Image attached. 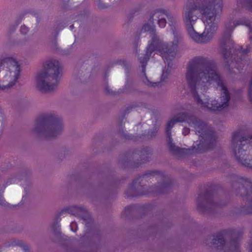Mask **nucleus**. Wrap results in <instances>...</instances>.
<instances>
[{
    "instance_id": "bb28decb",
    "label": "nucleus",
    "mask_w": 252,
    "mask_h": 252,
    "mask_svg": "<svg viewBox=\"0 0 252 252\" xmlns=\"http://www.w3.org/2000/svg\"><path fill=\"white\" fill-rule=\"evenodd\" d=\"M0 109H1V107H0Z\"/></svg>"
},
{
    "instance_id": "6ab92c4d",
    "label": "nucleus",
    "mask_w": 252,
    "mask_h": 252,
    "mask_svg": "<svg viewBox=\"0 0 252 252\" xmlns=\"http://www.w3.org/2000/svg\"><path fill=\"white\" fill-rule=\"evenodd\" d=\"M157 84V83H151V82H149V81L147 80V85L155 86V85H156Z\"/></svg>"
},
{
    "instance_id": "20e7f679",
    "label": "nucleus",
    "mask_w": 252,
    "mask_h": 252,
    "mask_svg": "<svg viewBox=\"0 0 252 252\" xmlns=\"http://www.w3.org/2000/svg\"><path fill=\"white\" fill-rule=\"evenodd\" d=\"M60 72L59 61H48L46 70L38 74L36 77L37 88L43 93H50L56 90L60 80Z\"/></svg>"
},
{
    "instance_id": "a878e982",
    "label": "nucleus",
    "mask_w": 252,
    "mask_h": 252,
    "mask_svg": "<svg viewBox=\"0 0 252 252\" xmlns=\"http://www.w3.org/2000/svg\"><path fill=\"white\" fill-rule=\"evenodd\" d=\"M249 213H252V211L248 212Z\"/></svg>"
},
{
    "instance_id": "b1692460",
    "label": "nucleus",
    "mask_w": 252,
    "mask_h": 252,
    "mask_svg": "<svg viewBox=\"0 0 252 252\" xmlns=\"http://www.w3.org/2000/svg\"><path fill=\"white\" fill-rule=\"evenodd\" d=\"M18 105H20L19 108H22V106H21V105H22V104H19Z\"/></svg>"
},
{
    "instance_id": "393cba45",
    "label": "nucleus",
    "mask_w": 252,
    "mask_h": 252,
    "mask_svg": "<svg viewBox=\"0 0 252 252\" xmlns=\"http://www.w3.org/2000/svg\"><path fill=\"white\" fill-rule=\"evenodd\" d=\"M200 146H201V143L199 144V145H198V148H200Z\"/></svg>"
},
{
    "instance_id": "6e6552de",
    "label": "nucleus",
    "mask_w": 252,
    "mask_h": 252,
    "mask_svg": "<svg viewBox=\"0 0 252 252\" xmlns=\"http://www.w3.org/2000/svg\"><path fill=\"white\" fill-rule=\"evenodd\" d=\"M240 25H245L249 27L250 31L251 32V28L248 23L244 20L237 21L236 23L229 22L225 24V31L220 40V46L222 49V53L225 59L227 60L229 58L230 53L227 51V48L232 45L233 42L231 38V32L234 27Z\"/></svg>"
},
{
    "instance_id": "f8f14e48",
    "label": "nucleus",
    "mask_w": 252,
    "mask_h": 252,
    "mask_svg": "<svg viewBox=\"0 0 252 252\" xmlns=\"http://www.w3.org/2000/svg\"><path fill=\"white\" fill-rule=\"evenodd\" d=\"M250 51V48L249 47H247L246 49L238 51V53L240 54L241 55H245Z\"/></svg>"
},
{
    "instance_id": "0eeeda50",
    "label": "nucleus",
    "mask_w": 252,
    "mask_h": 252,
    "mask_svg": "<svg viewBox=\"0 0 252 252\" xmlns=\"http://www.w3.org/2000/svg\"><path fill=\"white\" fill-rule=\"evenodd\" d=\"M187 122L190 126L193 125L195 132L199 134V137H201L202 139H204L205 137L207 138L209 135V129L207 126L204 123L197 120L193 116H187L185 113H180L176 116L174 119L169 121L166 126V129L168 137V146L169 149L172 152H178L179 149L172 143L170 137L171 132L170 130L176 122Z\"/></svg>"
},
{
    "instance_id": "ddd939ff",
    "label": "nucleus",
    "mask_w": 252,
    "mask_h": 252,
    "mask_svg": "<svg viewBox=\"0 0 252 252\" xmlns=\"http://www.w3.org/2000/svg\"><path fill=\"white\" fill-rule=\"evenodd\" d=\"M29 31L28 28L25 26H21L20 29V32L23 34H26Z\"/></svg>"
},
{
    "instance_id": "4468645a",
    "label": "nucleus",
    "mask_w": 252,
    "mask_h": 252,
    "mask_svg": "<svg viewBox=\"0 0 252 252\" xmlns=\"http://www.w3.org/2000/svg\"><path fill=\"white\" fill-rule=\"evenodd\" d=\"M138 108L140 109L146 108V105L145 104H144L142 103H138L136 104V105H135L132 108Z\"/></svg>"
},
{
    "instance_id": "a211bd4d",
    "label": "nucleus",
    "mask_w": 252,
    "mask_h": 252,
    "mask_svg": "<svg viewBox=\"0 0 252 252\" xmlns=\"http://www.w3.org/2000/svg\"><path fill=\"white\" fill-rule=\"evenodd\" d=\"M0 205H5V200L3 197V196L0 195Z\"/></svg>"
},
{
    "instance_id": "9d476101",
    "label": "nucleus",
    "mask_w": 252,
    "mask_h": 252,
    "mask_svg": "<svg viewBox=\"0 0 252 252\" xmlns=\"http://www.w3.org/2000/svg\"><path fill=\"white\" fill-rule=\"evenodd\" d=\"M165 17L168 18L170 22H175V18L171 16L168 11L161 9L156 10L151 16L150 20L152 23L154 21L157 20L159 26L161 28H164L166 24Z\"/></svg>"
},
{
    "instance_id": "7ed1b4c3",
    "label": "nucleus",
    "mask_w": 252,
    "mask_h": 252,
    "mask_svg": "<svg viewBox=\"0 0 252 252\" xmlns=\"http://www.w3.org/2000/svg\"><path fill=\"white\" fill-rule=\"evenodd\" d=\"M145 32L151 31L150 36L152 38V41L149 44L147 47V50L144 57H141L139 58L140 62L142 64V70L144 74H145V67L147 62L153 52H158L162 57V59L168 62L169 61H172L176 56L177 54V49L179 42L182 37L180 34H178L175 31H173L174 34V39L171 44L166 42H164L160 39L155 33L154 28L149 24H145L142 29ZM168 63V66H169V63Z\"/></svg>"
},
{
    "instance_id": "aec40b11",
    "label": "nucleus",
    "mask_w": 252,
    "mask_h": 252,
    "mask_svg": "<svg viewBox=\"0 0 252 252\" xmlns=\"http://www.w3.org/2000/svg\"><path fill=\"white\" fill-rule=\"evenodd\" d=\"M120 63L121 64H122V65H126V61H124V60H120Z\"/></svg>"
},
{
    "instance_id": "dca6fc26",
    "label": "nucleus",
    "mask_w": 252,
    "mask_h": 252,
    "mask_svg": "<svg viewBox=\"0 0 252 252\" xmlns=\"http://www.w3.org/2000/svg\"><path fill=\"white\" fill-rule=\"evenodd\" d=\"M189 132V128H187V127H184L183 130V134L184 135H186L187 134H188Z\"/></svg>"
},
{
    "instance_id": "f257e3e1",
    "label": "nucleus",
    "mask_w": 252,
    "mask_h": 252,
    "mask_svg": "<svg viewBox=\"0 0 252 252\" xmlns=\"http://www.w3.org/2000/svg\"><path fill=\"white\" fill-rule=\"evenodd\" d=\"M186 79L195 101L201 108L216 110L228 105L229 93L216 64L207 58H194L189 64Z\"/></svg>"
},
{
    "instance_id": "9b49d317",
    "label": "nucleus",
    "mask_w": 252,
    "mask_h": 252,
    "mask_svg": "<svg viewBox=\"0 0 252 252\" xmlns=\"http://www.w3.org/2000/svg\"><path fill=\"white\" fill-rule=\"evenodd\" d=\"M40 123L43 125H48L52 129L51 134L55 136V134L59 133L62 129V124L60 119L51 116L42 118Z\"/></svg>"
},
{
    "instance_id": "423d86ee",
    "label": "nucleus",
    "mask_w": 252,
    "mask_h": 252,
    "mask_svg": "<svg viewBox=\"0 0 252 252\" xmlns=\"http://www.w3.org/2000/svg\"><path fill=\"white\" fill-rule=\"evenodd\" d=\"M231 149L239 163L252 168V136L245 138L241 132H234L232 137Z\"/></svg>"
},
{
    "instance_id": "412c9836",
    "label": "nucleus",
    "mask_w": 252,
    "mask_h": 252,
    "mask_svg": "<svg viewBox=\"0 0 252 252\" xmlns=\"http://www.w3.org/2000/svg\"><path fill=\"white\" fill-rule=\"evenodd\" d=\"M249 8L252 10V0H251L249 2Z\"/></svg>"
},
{
    "instance_id": "5701e85b",
    "label": "nucleus",
    "mask_w": 252,
    "mask_h": 252,
    "mask_svg": "<svg viewBox=\"0 0 252 252\" xmlns=\"http://www.w3.org/2000/svg\"><path fill=\"white\" fill-rule=\"evenodd\" d=\"M250 251L252 252V244L250 245Z\"/></svg>"
},
{
    "instance_id": "f3484780",
    "label": "nucleus",
    "mask_w": 252,
    "mask_h": 252,
    "mask_svg": "<svg viewBox=\"0 0 252 252\" xmlns=\"http://www.w3.org/2000/svg\"><path fill=\"white\" fill-rule=\"evenodd\" d=\"M218 241V243H220V244H221L222 242L224 241L223 238L221 237V235L218 236V239L216 240V241Z\"/></svg>"
},
{
    "instance_id": "1a4fd4ad",
    "label": "nucleus",
    "mask_w": 252,
    "mask_h": 252,
    "mask_svg": "<svg viewBox=\"0 0 252 252\" xmlns=\"http://www.w3.org/2000/svg\"><path fill=\"white\" fill-rule=\"evenodd\" d=\"M205 29L204 32L199 34L194 30L189 33L190 37L195 42L206 43L212 40L215 32L217 30V25L215 21L210 23H205Z\"/></svg>"
},
{
    "instance_id": "39448f33",
    "label": "nucleus",
    "mask_w": 252,
    "mask_h": 252,
    "mask_svg": "<svg viewBox=\"0 0 252 252\" xmlns=\"http://www.w3.org/2000/svg\"><path fill=\"white\" fill-rule=\"evenodd\" d=\"M21 68L17 59L8 57L0 61V90L6 91L15 85Z\"/></svg>"
},
{
    "instance_id": "f03ea898",
    "label": "nucleus",
    "mask_w": 252,
    "mask_h": 252,
    "mask_svg": "<svg viewBox=\"0 0 252 252\" xmlns=\"http://www.w3.org/2000/svg\"><path fill=\"white\" fill-rule=\"evenodd\" d=\"M222 0H196L191 4H187L183 13V19L188 33L194 31V25L198 20L199 13L205 23L215 21L221 13Z\"/></svg>"
},
{
    "instance_id": "2eb2a0df",
    "label": "nucleus",
    "mask_w": 252,
    "mask_h": 252,
    "mask_svg": "<svg viewBox=\"0 0 252 252\" xmlns=\"http://www.w3.org/2000/svg\"><path fill=\"white\" fill-rule=\"evenodd\" d=\"M70 228H71V230L73 231H76V227H77V224H76V223L75 222H72L71 223H70Z\"/></svg>"
},
{
    "instance_id": "4be33fe9",
    "label": "nucleus",
    "mask_w": 252,
    "mask_h": 252,
    "mask_svg": "<svg viewBox=\"0 0 252 252\" xmlns=\"http://www.w3.org/2000/svg\"><path fill=\"white\" fill-rule=\"evenodd\" d=\"M231 59H233L236 62H239L238 59H236L235 57L231 56Z\"/></svg>"
}]
</instances>
